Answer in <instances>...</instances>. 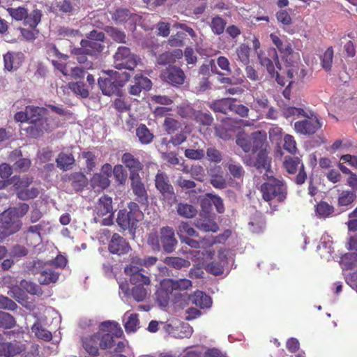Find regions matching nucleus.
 Here are the masks:
<instances>
[{"label":"nucleus","mask_w":357,"mask_h":357,"mask_svg":"<svg viewBox=\"0 0 357 357\" xmlns=\"http://www.w3.org/2000/svg\"><path fill=\"white\" fill-rule=\"evenodd\" d=\"M178 114L185 119L194 120L197 110H195L192 106L188 105H181L178 107Z\"/></svg>","instance_id":"nucleus-53"},{"label":"nucleus","mask_w":357,"mask_h":357,"mask_svg":"<svg viewBox=\"0 0 357 357\" xmlns=\"http://www.w3.org/2000/svg\"><path fill=\"white\" fill-rule=\"evenodd\" d=\"M164 285L170 288V290H187L192 286V282L188 279H180L175 280L173 279L164 280Z\"/></svg>","instance_id":"nucleus-30"},{"label":"nucleus","mask_w":357,"mask_h":357,"mask_svg":"<svg viewBox=\"0 0 357 357\" xmlns=\"http://www.w3.org/2000/svg\"><path fill=\"white\" fill-rule=\"evenodd\" d=\"M68 86L75 94L82 98H86L89 96V91L83 82H70Z\"/></svg>","instance_id":"nucleus-39"},{"label":"nucleus","mask_w":357,"mask_h":357,"mask_svg":"<svg viewBox=\"0 0 357 357\" xmlns=\"http://www.w3.org/2000/svg\"><path fill=\"white\" fill-rule=\"evenodd\" d=\"M125 274L129 277L133 285H146L151 283L148 273L142 268L135 264H130L124 268Z\"/></svg>","instance_id":"nucleus-12"},{"label":"nucleus","mask_w":357,"mask_h":357,"mask_svg":"<svg viewBox=\"0 0 357 357\" xmlns=\"http://www.w3.org/2000/svg\"><path fill=\"white\" fill-rule=\"evenodd\" d=\"M130 78V75L128 73L111 71L107 74V77H100L98 79V84L105 96L119 95L121 89Z\"/></svg>","instance_id":"nucleus-1"},{"label":"nucleus","mask_w":357,"mask_h":357,"mask_svg":"<svg viewBox=\"0 0 357 357\" xmlns=\"http://www.w3.org/2000/svg\"><path fill=\"white\" fill-rule=\"evenodd\" d=\"M258 59L260 64L266 67L267 72L272 78H275L278 84L284 86L285 81L283 77L280 75L278 70H281V64L279 62V58L276 49L274 47H268L257 52Z\"/></svg>","instance_id":"nucleus-3"},{"label":"nucleus","mask_w":357,"mask_h":357,"mask_svg":"<svg viewBox=\"0 0 357 357\" xmlns=\"http://www.w3.org/2000/svg\"><path fill=\"white\" fill-rule=\"evenodd\" d=\"M181 127V123L176 119L167 117L164 121V128L168 134H173Z\"/></svg>","instance_id":"nucleus-60"},{"label":"nucleus","mask_w":357,"mask_h":357,"mask_svg":"<svg viewBox=\"0 0 357 357\" xmlns=\"http://www.w3.org/2000/svg\"><path fill=\"white\" fill-rule=\"evenodd\" d=\"M194 120L200 125L211 126L213 123V118L210 113L197 111Z\"/></svg>","instance_id":"nucleus-58"},{"label":"nucleus","mask_w":357,"mask_h":357,"mask_svg":"<svg viewBox=\"0 0 357 357\" xmlns=\"http://www.w3.org/2000/svg\"><path fill=\"white\" fill-rule=\"evenodd\" d=\"M82 156L86 160V167L89 172H91L96 166V156L91 151H83Z\"/></svg>","instance_id":"nucleus-61"},{"label":"nucleus","mask_w":357,"mask_h":357,"mask_svg":"<svg viewBox=\"0 0 357 357\" xmlns=\"http://www.w3.org/2000/svg\"><path fill=\"white\" fill-rule=\"evenodd\" d=\"M136 135L139 142L143 145L151 144L154 138V135L150 131L145 124L141 123L136 129Z\"/></svg>","instance_id":"nucleus-29"},{"label":"nucleus","mask_w":357,"mask_h":357,"mask_svg":"<svg viewBox=\"0 0 357 357\" xmlns=\"http://www.w3.org/2000/svg\"><path fill=\"white\" fill-rule=\"evenodd\" d=\"M33 182L32 179L27 177L17 178L14 183V188L16 191L17 197L21 200H28L34 199L39 195V190L37 188L32 187L27 188Z\"/></svg>","instance_id":"nucleus-11"},{"label":"nucleus","mask_w":357,"mask_h":357,"mask_svg":"<svg viewBox=\"0 0 357 357\" xmlns=\"http://www.w3.org/2000/svg\"><path fill=\"white\" fill-rule=\"evenodd\" d=\"M169 289L170 288L164 285V280H162L160 283V287L155 293L157 301L162 306L165 307L169 303L170 295L173 292V290H170Z\"/></svg>","instance_id":"nucleus-37"},{"label":"nucleus","mask_w":357,"mask_h":357,"mask_svg":"<svg viewBox=\"0 0 357 357\" xmlns=\"http://www.w3.org/2000/svg\"><path fill=\"white\" fill-rule=\"evenodd\" d=\"M14 208H9L0 214V228L3 229L7 235L18 231L22 227V221L15 215Z\"/></svg>","instance_id":"nucleus-10"},{"label":"nucleus","mask_w":357,"mask_h":357,"mask_svg":"<svg viewBox=\"0 0 357 357\" xmlns=\"http://www.w3.org/2000/svg\"><path fill=\"white\" fill-rule=\"evenodd\" d=\"M75 160L73 153L61 152L56 159V166L63 171H67L72 168Z\"/></svg>","instance_id":"nucleus-27"},{"label":"nucleus","mask_w":357,"mask_h":357,"mask_svg":"<svg viewBox=\"0 0 357 357\" xmlns=\"http://www.w3.org/2000/svg\"><path fill=\"white\" fill-rule=\"evenodd\" d=\"M282 166L286 172L290 174H295L298 171L294 179V182L297 185H302L305 182L307 176L305 170V165L299 157L285 156Z\"/></svg>","instance_id":"nucleus-7"},{"label":"nucleus","mask_w":357,"mask_h":357,"mask_svg":"<svg viewBox=\"0 0 357 357\" xmlns=\"http://www.w3.org/2000/svg\"><path fill=\"white\" fill-rule=\"evenodd\" d=\"M163 80L174 86H178L184 83L185 74L179 68L175 66H169L161 73Z\"/></svg>","instance_id":"nucleus-15"},{"label":"nucleus","mask_w":357,"mask_h":357,"mask_svg":"<svg viewBox=\"0 0 357 357\" xmlns=\"http://www.w3.org/2000/svg\"><path fill=\"white\" fill-rule=\"evenodd\" d=\"M227 167L234 178L241 179L244 176L245 171L240 164L231 162L227 164Z\"/></svg>","instance_id":"nucleus-57"},{"label":"nucleus","mask_w":357,"mask_h":357,"mask_svg":"<svg viewBox=\"0 0 357 357\" xmlns=\"http://www.w3.org/2000/svg\"><path fill=\"white\" fill-rule=\"evenodd\" d=\"M110 253L123 255L129 252L131 248L128 242L117 233L113 234L108 244Z\"/></svg>","instance_id":"nucleus-16"},{"label":"nucleus","mask_w":357,"mask_h":357,"mask_svg":"<svg viewBox=\"0 0 357 357\" xmlns=\"http://www.w3.org/2000/svg\"><path fill=\"white\" fill-rule=\"evenodd\" d=\"M226 24V20L217 15L211 19L210 27L214 34L219 36L223 33Z\"/></svg>","instance_id":"nucleus-46"},{"label":"nucleus","mask_w":357,"mask_h":357,"mask_svg":"<svg viewBox=\"0 0 357 357\" xmlns=\"http://www.w3.org/2000/svg\"><path fill=\"white\" fill-rule=\"evenodd\" d=\"M236 144L240 146L244 152H252V138L251 135H248L244 132L238 133L236 139Z\"/></svg>","instance_id":"nucleus-41"},{"label":"nucleus","mask_w":357,"mask_h":357,"mask_svg":"<svg viewBox=\"0 0 357 357\" xmlns=\"http://www.w3.org/2000/svg\"><path fill=\"white\" fill-rule=\"evenodd\" d=\"M45 262L40 260H33L26 264L25 268L29 273L40 274Z\"/></svg>","instance_id":"nucleus-56"},{"label":"nucleus","mask_w":357,"mask_h":357,"mask_svg":"<svg viewBox=\"0 0 357 357\" xmlns=\"http://www.w3.org/2000/svg\"><path fill=\"white\" fill-rule=\"evenodd\" d=\"M271 160L268 157L267 151L257 152L255 161L247 165L255 167L258 170H268L270 167Z\"/></svg>","instance_id":"nucleus-32"},{"label":"nucleus","mask_w":357,"mask_h":357,"mask_svg":"<svg viewBox=\"0 0 357 357\" xmlns=\"http://www.w3.org/2000/svg\"><path fill=\"white\" fill-rule=\"evenodd\" d=\"M132 289V295L137 301H142L146 297V285H134Z\"/></svg>","instance_id":"nucleus-64"},{"label":"nucleus","mask_w":357,"mask_h":357,"mask_svg":"<svg viewBox=\"0 0 357 357\" xmlns=\"http://www.w3.org/2000/svg\"><path fill=\"white\" fill-rule=\"evenodd\" d=\"M86 36V39H82L80 41V45L89 54V56H95L103 51L105 35L102 31L93 30Z\"/></svg>","instance_id":"nucleus-6"},{"label":"nucleus","mask_w":357,"mask_h":357,"mask_svg":"<svg viewBox=\"0 0 357 357\" xmlns=\"http://www.w3.org/2000/svg\"><path fill=\"white\" fill-rule=\"evenodd\" d=\"M16 324L15 318L9 313L0 312V327L10 329Z\"/></svg>","instance_id":"nucleus-54"},{"label":"nucleus","mask_w":357,"mask_h":357,"mask_svg":"<svg viewBox=\"0 0 357 357\" xmlns=\"http://www.w3.org/2000/svg\"><path fill=\"white\" fill-rule=\"evenodd\" d=\"M121 162L130 172V178L140 176L139 172L143 169L144 165L138 158L131 153H124L121 156Z\"/></svg>","instance_id":"nucleus-18"},{"label":"nucleus","mask_w":357,"mask_h":357,"mask_svg":"<svg viewBox=\"0 0 357 357\" xmlns=\"http://www.w3.org/2000/svg\"><path fill=\"white\" fill-rule=\"evenodd\" d=\"M72 188L76 191H82L87 185L88 180L86 176L81 172H75L69 176Z\"/></svg>","instance_id":"nucleus-34"},{"label":"nucleus","mask_w":357,"mask_h":357,"mask_svg":"<svg viewBox=\"0 0 357 357\" xmlns=\"http://www.w3.org/2000/svg\"><path fill=\"white\" fill-rule=\"evenodd\" d=\"M194 225L198 229L205 232L211 231L215 233L219 230L218 224L213 220L208 217L196 219Z\"/></svg>","instance_id":"nucleus-24"},{"label":"nucleus","mask_w":357,"mask_h":357,"mask_svg":"<svg viewBox=\"0 0 357 357\" xmlns=\"http://www.w3.org/2000/svg\"><path fill=\"white\" fill-rule=\"evenodd\" d=\"M177 233L181 240H183L185 237L188 236H199L198 232L186 222H182L180 223L178 227Z\"/></svg>","instance_id":"nucleus-43"},{"label":"nucleus","mask_w":357,"mask_h":357,"mask_svg":"<svg viewBox=\"0 0 357 357\" xmlns=\"http://www.w3.org/2000/svg\"><path fill=\"white\" fill-rule=\"evenodd\" d=\"M250 47L243 43L241 44L236 51V53L237 54L238 60L243 64V65H248L250 62Z\"/></svg>","instance_id":"nucleus-48"},{"label":"nucleus","mask_w":357,"mask_h":357,"mask_svg":"<svg viewBox=\"0 0 357 357\" xmlns=\"http://www.w3.org/2000/svg\"><path fill=\"white\" fill-rule=\"evenodd\" d=\"M26 110L29 121L37 127L36 129L39 132H43L49 130L50 125L47 123V119L43 118L47 114V108L29 105L26 107Z\"/></svg>","instance_id":"nucleus-9"},{"label":"nucleus","mask_w":357,"mask_h":357,"mask_svg":"<svg viewBox=\"0 0 357 357\" xmlns=\"http://www.w3.org/2000/svg\"><path fill=\"white\" fill-rule=\"evenodd\" d=\"M177 213L183 218L191 219L197 215V208L191 204L180 202L176 206Z\"/></svg>","instance_id":"nucleus-36"},{"label":"nucleus","mask_w":357,"mask_h":357,"mask_svg":"<svg viewBox=\"0 0 357 357\" xmlns=\"http://www.w3.org/2000/svg\"><path fill=\"white\" fill-rule=\"evenodd\" d=\"M59 275V273L56 272L54 267L50 266V264L45 262L38 277V281L40 284L45 285L55 283L58 280Z\"/></svg>","instance_id":"nucleus-22"},{"label":"nucleus","mask_w":357,"mask_h":357,"mask_svg":"<svg viewBox=\"0 0 357 357\" xmlns=\"http://www.w3.org/2000/svg\"><path fill=\"white\" fill-rule=\"evenodd\" d=\"M255 108L256 109H264L268 108L269 101L264 94L256 93L254 97Z\"/></svg>","instance_id":"nucleus-63"},{"label":"nucleus","mask_w":357,"mask_h":357,"mask_svg":"<svg viewBox=\"0 0 357 357\" xmlns=\"http://www.w3.org/2000/svg\"><path fill=\"white\" fill-rule=\"evenodd\" d=\"M356 195L354 191L343 190L338 197L337 205L338 206H348L351 204L355 200Z\"/></svg>","instance_id":"nucleus-47"},{"label":"nucleus","mask_w":357,"mask_h":357,"mask_svg":"<svg viewBox=\"0 0 357 357\" xmlns=\"http://www.w3.org/2000/svg\"><path fill=\"white\" fill-rule=\"evenodd\" d=\"M305 119L294 123L295 130L301 135H310L314 134L321 126L316 115L308 116L306 113Z\"/></svg>","instance_id":"nucleus-13"},{"label":"nucleus","mask_w":357,"mask_h":357,"mask_svg":"<svg viewBox=\"0 0 357 357\" xmlns=\"http://www.w3.org/2000/svg\"><path fill=\"white\" fill-rule=\"evenodd\" d=\"M154 183L156 190L161 195L162 200L168 205L172 206L176 200V196L168 175L158 170L155 176Z\"/></svg>","instance_id":"nucleus-5"},{"label":"nucleus","mask_w":357,"mask_h":357,"mask_svg":"<svg viewBox=\"0 0 357 357\" xmlns=\"http://www.w3.org/2000/svg\"><path fill=\"white\" fill-rule=\"evenodd\" d=\"M42 11L39 9L33 10L30 14L27 13V15L24 21V24L29 26L31 29H36L41 21Z\"/></svg>","instance_id":"nucleus-40"},{"label":"nucleus","mask_w":357,"mask_h":357,"mask_svg":"<svg viewBox=\"0 0 357 357\" xmlns=\"http://www.w3.org/2000/svg\"><path fill=\"white\" fill-rule=\"evenodd\" d=\"M114 67L119 70H134L137 65L136 56L131 53L130 48L125 46L118 47L114 56Z\"/></svg>","instance_id":"nucleus-8"},{"label":"nucleus","mask_w":357,"mask_h":357,"mask_svg":"<svg viewBox=\"0 0 357 357\" xmlns=\"http://www.w3.org/2000/svg\"><path fill=\"white\" fill-rule=\"evenodd\" d=\"M192 304L200 308H208L211 306L212 300L210 296L202 291H196L190 296Z\"/></svg>","instance_id":"nucleus-26"},{"label":"nucleus","mask_w":357,"mask_h":357,"mask_svg":"<svg viewBox=\"0 0 357 357\" xmlns=\"http://www.w3.org/2000/svg\"><path fill=\"white\" fill-rule=\"evenodd\" d=\"M3 356L5 357L13 356L19 353L18 348L10 342H0Z\"/></svg>","instance_id":"nucleus-62"},{"label":"nucleus","mask_w":357,"mask_h":357,"mask_svg":"<svg viewBox=\"0 0 357 357\" xmlns=\"http://www.w3.org/2000/svg\"><path fill=\"white\" fill-rule=\"evenodd\" d=\"M112 15V19L116 24L127 22L131 17L130 11L127 8H116Z\"/></svg>","instance_id":"nucleus-44"},{"label":"nucleus","mask_w":357,"mask_h":357,"mask_svg":"<svg viewBox=\"0 0 357 357\" xmlns=\"http://www.w3.org/2000/svg\"><path fill=\"white\" fill-rule=\"evenodd\" d=\"M22 57L21 53L7 52L3 55L5 68L8 71L17 69L22 63Z\"/></svg>","instance_id":"nucleus-25"},{"label":"nucleus","mask_w":357,"mask_h":357,"mask_svg":"<svg viewBox=\"0 0 357 357\" xmlns=\"http://www.w3.org/2000/svg\"><path fill=\"white\" fill-rule=\"evenodd\" d=\"M6 11L11 16V17L16 21H22L25 20L27 15L28 10L23 7L20 6L18 8H8Z\"/></svg>","instance_id":"nucleus-50"},{"label":"nucleus","mask_w":357,"mask_h":357,"mask_svg":"<svg viewBox=\"0 0 357 357\" xmlns=\"http://www.w3.org/2000/svg\"><path fill=\"white\" fill-rule=\"evenodd\" d=\"M113 175L116 181L120 185H124L127 181L128 174L122 165H116L113 168Z\"/></svg>","instance_id":"nucleus-52"},{"label":"nucleus","mask_w":357,"mask_h":357,"mask_svg":"<svg viewBox=\"0 0 357 357\" xmlns=\"http://www.w3.org/2000/svg\"><path fill=\"white\" fill-rule=\"evenodd\" d=\"M71 54L76 56L77 61L79 63L84 65V68L89 70L93 68V63L87 59L86 56L89 55V54L82 47L73 48L71 50Z\"/></svg>","instance_id":"nucleus-33"},{"label":"nucleus","mask_w":357,"mask_h":357,"mask_svg":"<svg viewBox=\"0 0 357 357\" xmlns=\"http://www.w3.org/2000/svg\"><path fill=\"white\" fill-rule=\"evenodd\" d=\"M151 87L152 82L150 79L142 75H136L133 84L128 89V92L132 96H139L142 91H148Z\"/></svg>","instance_id":"nucleus-19"},{"label":"nucleus","mask_w":357,"mask_h":357,"mask_svg":"<svg viewBox=\"0 0 357 357\" xmlns=\"http://www.w3.org/2000/svg\"><path fill=\"white\" fill-rule=\"evenodd\" d=\"M270 38L282 54V59L287 62V58L294 52L291 43L287 40H283L275 33H271Z\"/></svg>","instance_id":"nucleus-21"},{"label":"nucleus","mask_w":357,"mask_h":357,"mask_svg":"<svg viewBox=\"0 0 357 357\" xmlns=\"http://www.w3.org/2000/svg\"><path fill=\"white\" fill-rule=\"evenodd\" d=\"M183 52L181 50H175L172 52H165L160 54L157 57V63L158 65H167L176 61V59L182 56Z\"/></svg>","instance_id":"nucleus-31"},{"label":"nucleus","mask_w":357,"mask_h":357,"mask_svg":"<svg viewBox=\"0 0 357 357\" xmlns=\"http://www.w3.org/2000/svg\"><path fill=\"white\" fill-rule=\"evenodd\" d=\"M142 213L139 205L134 202L128 204L127 207L120 209L117 213L116 222L123 230H128L130 234H135L137 222L140 220Z\"/></svg>","instance_id":"nucleus-2"},{"label":"nucleus","mask_w":357,"mask_h":357,"mask_svg":"<svg viewBox=\"0 0 357 357\" xmlns=\"http://www.w3.org/2000/svg\"><path fill=\"white\" fill-rule=\"evenodd\" d=\"M333 59V49L329 47L324 53L320 56L321 67L324 70L328 72L331 70Z\"/></svg>","instance_id":"nucleus-45"},{"label":"nucleus","mask_w":357,"mask_h":357,"mask_svg":"<svg viewBox=\"0 0 357 357\" xmlns=\"http://www.w3.org/2000/svg\"><path fill=\"white\" fill-rule=\"evenodd\" d=\"M283 149L291 155H295L298 149L296 147V142L294 137L289 134H286L283 138Z\"/></svg>","instance_id":"nucleus-51"},{"label":"nucleus","mask_w":357,"mask_h":357,"mask_svg":"<svg viewBox=\"0 0 357 357\" xmlns=\"http://www.w3.org/2000/svg\"><path fill=\"white\" fill-rule=\"evenodd\" d=\"M95 211L99 217L106 215H113L112 199L107 195L100 197L96 206Z\"/></svg>","instance_id":"nucleus-23"},{"label":"nucleus","mask_w":357,"mask_h":357,"mask_svg":"<svg viewBox=\"0 0 357 357\" xmlns=\"http://www.w3.org/2000/svg\"><path fill=\"white\" fill-rule=\"evenodd\" d=\"M315 211L321 218H326L334 213L335 208L326 202L321 201L317 204Z\"/></svg>","instance_id":"nucleus-42"},{"label":"nucleus","mask_w":357,"mask_h":357,"mask_svg":"<svg viewBox=\"0 0 357 357\" xmlns=\"http://www.w3.org/2000/svg\"><path fill=\"white\" fill-rule=\"evenodd\" d=\"M164 262L167 266L177 270L188 268L190 266V261L178 257H167L165 258Z\"/></svg>","instance_id":"nucleus-38"},{"label":"nucleus","mask_w":357,"mask_h":357,"mask_svg":"<svg viewBox=\"0 0 357 357\" xmlns=\"http://www.w3.org/2000/svg\"><path fill=\"white\" fill-rule=\"evenodd\" d=\"M157 261L158 258L153 256L145 257L144 259L137 257H134L131 259L132 264H135V265L139 267L145 266L146 268H149L153 265L155 264Z\"/></svg>","instance_id":"nucleus-55"},{"label":"nucleus","mask_w":357,"mask_h":357,"mask_svg":"<svg viewBox=\"0 0 357 357\" xmlns=\"http://www.w3.org/2000/svg\"><path fill=\"white\" fill-rule=\"evenodd\" d=\"M160 241L165 252H172L177 244L174 229L170 227L161 228Z\"/></svg>","instance_id":"nucleus-17"},{"label":"nucleus","mask_w":357,"mask_h":357,"mask_svg":"<svg viewBox=\"0 0 357 357\" xmlns=\"http://www.w3.org/2000/svg\"><path fill=\"white\" fill-rule=\"evenodd\" d=\"M110 180L103 175L96 173L89 181V184L93 189L105 190L110 185Z\"/></svg>","instance_id":"nucleus-35"},{"label":"nucleus","mask_w":357,"mask_h":357,"mask_svg":"<svg viewBox=\"0 0 357 357\" xmlns=\"http://www.w3.org/2000/svg\"><path fill=\"white\" fill-rule=\"evenodd\" d=\"M262 199L266 202L276 200L284 202L287 197V186L282 179L271 177L259 188Z\"/></svg>","instance_id":"nucleus-4"},{"label":"nucleus","mask_w":357,"mask_h":357,"mask_svg":"<svg viewBox=\"0 0 357 357\" xmlns=\"http://www.w3.org/2000/svg\"><path fill=\"white\" fill-rule=\"evenodd\" d=\"M252 152L257 153L267 151L268 143L266 132L264 130H258L251 134Z\"/></svg>","instance_id":"nucleus-20"},{"label":"nucleus","mask_w":357,"mask_h":357,"mask_svg":"<svg viewBox=\"0 0 357 357\" xmlns=\"http://www.w3.org/2000/svg\"><path fill=\"white\" fill-rule=\"evenodd\" d=\"M130 180L131 189L135 196V201L141 205L146 206L149 203V195L141 176H132Z\"/></svg>","instance_id":"nucleus-14"},{"label":"nucleus","mask_w":357,"mask_h":357,"mask_svg":"<svg viewBox=\"0 0 357 357\" xmlns=\"http://www.w3.org/2000/svg\"><path fill=\"white\" fill-rule=\"evenodd\" d=\"M233 98H222L216 100L211 105V109L215 112H220L227 114L232 109Z\"/></svg>","instance_id":"nucleus-28"},{"label":"nucleus","mask_w":357,"mask_h":357,"mask_svg":"<svg viewBox=\"0 0 357 357\" xmlns=\"http://www.w3.org/2000/svg\"><path fill=\"white\" fill-rule=\"evenodd\" d=\"M225 126V123H224L222 125L215 126V132L220 139L229 140L232 137L233 130L230 128H227Z\"/></svg>","instance_id":"nucleus-59"},{"label":"nucleus","mask_w":357,"mask_h":357,"mask_svg":"<svg viewBox=\"0 0 357 357\" xmlns=\"http://www.w3.org/2000/svg\"><path fill=\"white\" fill-rule=\"evenodd\" d=\"M32 331L35 333V335L43 340L50 341L52 338L51 332L44 328L40 324H35L32 328Z\"/></svg>","instance_id":"nucleus-49"}]
</instances>
